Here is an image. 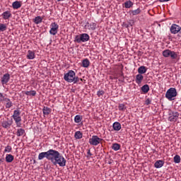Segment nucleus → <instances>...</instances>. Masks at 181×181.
<instances>
[{
    "mask_svg": "<svg viewBox=\"0 0 181 181\" xmlns=\"http://www.w3.org/2000/svg\"><path fill=\"white\" fill-rule=\"evenodd\" d=\"M6 29H8L6 24L0 23V32H5V30H6Z\"/></svg>",
    "mask_w": 181,
    "mask_h": 181,
    "instance_id": "36",
    "label": "nucleus"
},
{
    "mask_svg": "<svg viewBox=\"0 0 181 181\" xmlns=\"http://www.w3.org/2000/svg\"><path fill=\"white\" fill-rule=\"evenodd\" d=\"M11 80V75L9 74H5L2 77L1 80V83L2 86H8V83H9V81Z\"/></svg>",
    "mask_w": 181,
    "mask_h": 181,
    "instance_id": "12",
    "label": "nucleus"
},
{
    "mask_svg": "<svg viewBox=\"0 0 181 181\" xmlns=\"http://www.w3.org/2000/svg\"><path fill=\"white\" fill-rule=\"evenodd\" d=\"M124 8H129L134 6V3L131 1V0H129L124 2Z\"/></svg>",
    "mask_w": 181,
    "mask_h": 181,
    "instance_id": "32",
    "label": "nucleus"
},
{
    "mask_svg": "<svg viewBox=\"0 0 181 181\" xmlns=\"http://www.w3.org/2000/svg\"><path fill=\"white\" fill-rule=\"evenodd\" d=\"M13 9H19L22 6L21 1H16L12 4Z\"/></svg>",
    "mask_w": 181,
    "mask_h": 181,
    "instance_id": "20",
    "label": "nucleus"
},
{
    "mask_svg": "<svg viewBox=\"0 0 181 181\" xmlns=\"http://www.w3.org/2000/svg\"><path fill=\"white\" fill-rule=\"evenodd\" d=\"M4 101L6 103V108H11L13 105L10 99L6 98Z\"/></svg>",
    "mask_w": 181,
    "mask_h": 181,
    "instance_id": "28",
    "label": "nucleus"
},
{
    "mask_svg": "<svg viewBox=\"0 0 181 181\" xmlns=\"http://www.w3.org/2000/svg\"><path fill=\"white\" fill-rule=\"evenodd\" d=\"M141 90L142 91V93H144V94H147V93L149 91L150 88H149V85L146 84L144 86H143L141 88Z\"/></svg>",
    "mask_w": 181,
    "mask_h": 181,
    "instance_id": "27",
    "label": "nucleus"
},
{
    "mask_svg": "<svg viewBox=\"0 0 181 181\" xmlns=\"http://www.w3.org/2000/svg\"><path fill=\"white\" fill-rule=\"evenodd\" d=\"M170 0H159V2H168Z\"/></svg>",
    "mask_w": 181,
    "mask_h": 181,
    "instance_id": "45",
    "label": "nucleus"
},
{
    "mask_svg": "<svg viewBox=\"0 0 181 181\" xmlns=\"http://www.w3.org/2000/svg\"><path fill=\"white\" fill-rule=\"evenodd\" d=\"M42 21L43 18L40 17V16H38L33 19V22L34 23H35V25H39V23H42Z\"/></svg>",
    "mask_w": 181,
    "mask_h": 181,
    "instance_id": "26",
    "label": "nucleus"
},
{
    "mask_svg": "<svg viewBox=\"0 0 181 181\" xmlns=\"http://www.w3.org/2000/svg\"><path fill=\"white\" fill-rule=\"evenodd\" d=\"M26 57L28 60H33L36 57V54H35V52L32 50H28Z\"/></svg>",
    "mask_w": 181,
    "mask_h": 181,
    "instance_id": "15",
    "label": "nucleus"
},
{
    "mask_svg": "<svg viewBox=\"0 0 181 181\" xmlns=\"http://www.w3.org/2000/svg\"><path fill=\"white\" fill-rule=\"evenodd\" d=\"M4 152L8 153H9V152H12V146H6L4 149Z\"/></svg>",
    "mask_w": 181,
    "mask_h": 181,
    "instance_id": "39",
    "label": "nucleus"
},
{
    "mask_svg": "<svg viewBox=\"0 0 181 181\" xmlns=\"http://www.w3.org/2000/svg\"><path fill=\"white\" fill-rule=\"evenodd\" d=\"M168 121L170 122H176L179 119V112H173L172 114H169Z\"/></svg>",
    "mask_w": 181,
    "mask_h": 181,
    "instance_id": "11",
    "label": "nucleus"
},
{
    "mask_svg": "<svg viewBox=\"0 0 181 181\" xmlns=\"http://www.w3.org/2000/svg\"><path fill=\"white\" fill-rule=\"evenodd\" d=\"M45 158H46V159H47V152H42L40 153L38 155V160H42V159H45Z\"/></svg>",
    "mask_w": 181,
    "mask_h": 181,
    "instance_id": "24",
    "label": "nucleus"
},
{
    "mask_svg": "<svg viewBox=\"0 0 181 181\" xmlns=\"http://www.w3.org/2000/svg\"><path fill=\"white\" fill-rule=\"evenodd\" d=\"M5 96H4V94L2 93H0V103H2V101H4Z\"/></svg>",
    "mask_w": 181,
    "mask_h": 181,
    "instance_id": "42",
    "label": "nucleus"
},
{
    "mask_svg": "<svg viewBox=\"0 0 181 181\" xmlns=\"http://www.w3.org/2000/svg\"><path fill=\"white\" fill-rule=\"evenodd\" d=\"M90 60L87 58L82 60V67H84L85 69H88V67H90Z\"/></svg>",
    "mask_w": 181,
    "mask_h": 181,
    "instance_id": "16",
    "label": "nucleus"
},
{
    "mask_svg": "<svg viewBox=\"0 0 181 181\" xmlns=\"http://www.w3.org/2000/svg\"><path fill=\"white\" fill-rule=\"evenodd\" d=\"M112 149H113V151H119V149H121V144H118V143H115L112 144Z\"/></svg>",
    "mask_w": 181,
    "mask_h": 181,
    "instance_id": "31",
    "label": "nucleus"
},
{
    "mask_svg": "<svg viewBox=\"0 0 181 181\" xmlns=\"http://www.w3.org/2000/svg\"><path fill=\"white\" fill-rule=\"evenodd\" d=\"M87 154H88L89 156H93V153H91V151H90V150L88 151Z\"/></svg>",
    "mask_w": 181,
    "mask_h": 181,
    "instance_id": "44",
    "label": "nucleus"
},
{
    "mask_svg": "<svg viewBox=\"0 0 181 181\" xmlns=\"http://www.w3.org/2000/svg\"><path fill=\"white\" fill-rule=\"evenodd\" d=\"M79 81H82V82H83V81L86 82V80H84V79H83V78H79Z\"/></svg>",
    "mask_w": 181,
    "mask_h": 181,
    "instance_id": "46",
    "label": "nucleus"
},
{
    "mask_svg": "<svg viewBox=\"0 0 181 181\" xmlns=\"http://www.w3.org/2000/svg\"><path fill=\"white\" fill-rule=\"evenodd\" d=\"M181 30V27L177 24H173L170 28V31L173 35H177Z\"/></svg>",
    "mask_w": 181,
    "mask_h": 181,
    "instance_id": "10",
    "label": "nucleus"
},
{
    "mask_svg": "<svg viewBox=\"0 0 181 181\" xmlns=\"http://www.w3.org/2000/svg\"><path fill=\"white\" fill-rule=\"evenodd\" d=\"M104 94H105V92L104 90H98L97 92V95L98 97H101V96L104 95Z\"/></svg>",
    "mask_w": 181,
    "mask_h": 181,
    "instance_id": "41",
    "label": "nucleus"
},
{
    "mask_svg": "<svg viewBox=\"0 0 181 181\" xmlns=\"http://www.w3.org/2000/svg\"><path fill=\"white\" fill-rule=\"evenodd\" d=\"M180 36L181 37V33L180 34Z\"/></svg>",
    "mask_w": 181,
    "mask_h": 181,
    "instance_id": "49",
    "label": "nucleus"
},
{
    "mask_svg": "<svg viewBox=\"0 0 181 181\" xmlns=\"http://www.w3.org/2000/svg\"><path fill=\"white\" fill-rule=\"evenodd\" d=\"M74 76H76V72H74L73 70H70L68 71V73L64 74V80L67 81V83H73Z\"/></svg>",
    "mask_w": 181,
    "mask_h": 181,
    "instance_id": "7",
    "label": "nucleus"
},
{
    "mask_svg": "<svg viewBox=\"0 0 181 181\" xmlns=\"http://www.w3.org/2000/svg\"><path fill=\"white\" fill-rule=\"evenodd\" d=\"M11 125L12 122L3 121L1 123V127H3V128H6V129L9 128V127H11Z\"/></svg>",
    "mask_w": 181,
    "mask_h": 181,
    "instance_id": "23",
    "label": "nucleus"
},
{
    "mask_svg": "<svg viewBox=\"0 0 181 181\" xmlns=\"http://www.w3.org/2000/svg\"><path fill=\"white\" fill-rule=\"evenodd\" d=\"M42 112L44 115H49V114H50V112H52V109H50L49 107H47L46 106L43 107L42 109Z\"/></svg>",
    "mask_w": 181,
    "mask_h": 181,
    "instance_id": "25",
    "label": "nucleus"
},
{
    "mask_svg": "<svg viewBox=\"0 0 181 181\" xmlns=\"http://www.w3.org/2000/svg\"><path fill=\"white\" fill-rule=\"evenodd\" d=\"M78 81H80V78H78V76H76V75L74 76V79L72 80V83H74V84H77V83H78Z\"/></svg>",
    "mask_w": 181,
    "mask_h": 181,
    "instance_id": "40",
    "label": "nucleus"
},
{
    "mask_svg": "<svg viewBox=\"0 0 181 181\" xmlns=\"http://www.w3.org/2000/svg\"><path fill=\"white\" fill-rule=\"evenodd\" d=\"M175 163H180V156L175 155L173 158Z\"/></svg>",
    "mask_w": 181,
    "mask_h": 181,
    "instance_id": "37",
    "label": "nucleus"
},
{
    "mask_svg": "<svg viewBox=\"0 0 181 181\" xmlns=\"http://www.w3.org/2000/svg\"><path fill=\"white\" fill-rule=\"evenodd\" d=\"M90 40V35L87 33H82L75 36L74 42L75 43H84Z\"/></svg>",
    "mask_w": 181,
    "mask_h": 181,
    "instance_id": "2",
    "label": "nucleus"
},
{
    "mask_svg": "<svg viewBox=\"0 0 181 181\" xmlns=\"http://www.w3.org/2000/svg\"><path fill=\"white\" fill-rule=\"evenodd\" d=\"M13 159H15V157H13L11 154H6V162L7 163H11V162H13Z\"/></svg>",
    "mask_w": 181,
    "mask_h": 181,
    "instance_id": "21",
    "label": "nucleus"
},
{
    "mask_svg": "<svg viewBox=\"0 0 181 181\" xmlns=\"http://www.w3.org/2000/svg\"><path fill=\"white\" fill-rule=\"evenodd\" d=\"M118 109L119 111H125L127 110V107L124 104H119L118 106Z\"/></svg>",
    "mask_w": 181,
    "mask_h": 181,
    "instance_id": "38",
    "label": "nucleus"
},
{
    "mask_svg": "<svg viewBox=\"0 0 181 181\" xmlns=\"http://www.w3.org/2000/svg\"><path fill=\"white\" fill-rule=\"evenodd\" d=\"M16 135L17 136H23V135H26V132L24 129H18Z\"/></svg>",
    "mask_w": 181,
    "mask_h": 181,
    "instance_id": "19",
    "label": "nucleus"
},
{
    "mask_svg": "<svg viewBox=\"0 0 181 181\" xmlns=\"http://www.w3.org/2000/svg\"><path fill=\"white\" fill-rule=\"evenodd\" d=\"M112 128L114 131H120L121 130V123L115 122L112 124Z\"/></svg>",
    "mask_w": 181,
    "mask_h": 181,
    "instance_id": "18",
    "label": "nucleus"
},
{
    "mask_svg": "<svg viewBox=\"0 0 181 181\" xmlns=\"http://www.w3.org/2000/svg\"><path fill=\"white\" fill-rule=\"evenodd\" d=\"M177 95V91L175 88H169L165 93V98H167L169 101H173V98H175V97H176Z\"/></svg>",
    "mask_w": 181,
    "mask_h": 181,
    "instance_id": "5",
    "label": "nucleus"
},
{
    "mask_svg": "<svg viewBox=\"0 0 181 181\" xmlns=\"http://www.w3.org/2000/svg\"><path fill=\"white\" fill-rule=\"evenodd\" d=\"M141 13V8H137L136 10H132L130 11V15L135 16L136 15H139Z\"/></svg>",
    "mask_w": 181,
    "mask_h": 181,
    "instance_id": "33",
    "label": "nucleus"
},
{
    "mask_svg": "<svg viewBox=\"0 0 181 181\" xmlns=\"http://www.w3.org/2000/svg\"><path fill=\"white\" fill-rule=\"evenodd\" d=\"M82 119H83V116L80 115H76L74 117V122H76V124H80Z\"/></svg>",
    "mask_w": 181,
    "mask_h": 181,
    "instance_id": "30",
    "label": "nucleus"
},
{
    "mask_svg": "<svg viewBox=\"0 0 181 181\" xmlns=\"http://www.w3.org/2000/svg\"><path fill=\"white\" fill-rule=\"evenodd\" d=\"M85 28H88L89 30H95L97 29V23H90L87 22L85 25Z\"/></svg>",
    "mask_w": 181,
    "mask_h": 181,
    "instance_id": "14",
    "label": "nucleus"
},
{
    "mask_svg": "<svg viewBox=\"0 0 181 181\" xmlns=\"http://www.w3.org/2000/svg\"><path fill=\"white\" fill-rule=\"evenodd\" d=\"M57 32H59V24L56 23V22L52 23L50 25L49 34L52 35V36H55V35H57Z\"/></svg>",
    "mask_w": 181,
    "mask_h": 181,
    "instance_id": "9",
    "label": "nucleus"
},
{
    "mask_svg": "<svg viewBox=\"0 0 181 181\" xmlns=\"http://www.w3.org/2000/svg\"><path fill=\"white\" fill-rule=\"evenodd\" d=\"M152 103V100H150L149 98H147L145 101L146 105H149Z\"/></svg>",
    "mask_w": 181,
    "mask_h": 181,
    "instance_id": "43",
    "label": "nucleus"
},
{
    "mask_svg": "<svg viewBox=\"0 0 181 181\" xmlns=\"http://www.w3.org/2000/svg\"><path fill=\"white\" fill-rule=\"evenodd\" d=\"M2 162H4V158L0 159V164L2 163Z\"/></svg>",
    "mask_w": 181,
    "mask_h": 181,
    "instance_id": "48",
    "label": "nucleus"
},
{
    "mask_svg": "<svg viewBox=\"0 0 181 181\" xmlns=\"http://www.w3.org/2000/svg\"><path fill=\"white\" fill-rule=\"evenodd\" d=\"M177 59H179V57H177Z\"/></svg>",
    "mask_w": 181,
    "mask_h": 181,
    "instance_id": "50",
    "label": "nucleus"
},
{
    "mask_svg": "<svg viewBox=\"0 0 181 181\" xmlns=\"http://www.w3.org/2000/svg\"><path fill=\"white\" fill-rule=\"evenodd\" d=\"M11 117L15 121L17 128H21L22 127V123H21L22 122V117H21V110H15Z\"/></svg>",
    "mask_w": 181,
    "mask_h": 181,
    "instance_id": "1",
    "label": "nucleus"
},
{
    "mask_svg": "<svg viewBox=\"0 0 181 181\" xmlns=\"http://www.w3.org/2000/svg\"><path fill=\"white\" fill-rule=\"evenodd\" d=\"M142 80H144V76H142V74H139L136 76V84H141V83H142Z\"/></svg>",
    "mask_w": 181,
    "mask_h": 181,
    "instance_id": "22",
    "label": "nucleus"
},
{
    "mask_svg": "<svg viewBox=\"0 0 181 181\" xmlns=\"http://www.w3.org/2000/svg\"><path fill=\"white\" fill-rule=\"evenodd\" d=\"M66 158L62 156V154H59L57 158H55V160L52 163L53 165H59L61 167L66 166Z\"/></svg>",
    "mask_w": 181,
    "mask_h": 181,
    "instance_id": "6",
    "label": "nucleus"
},
{
    "mask_svg": "<svg viewBox=\"0 0 181 181\" xmlns=\"http://www.w3.org/2000/svg\"><path fill=\"white\" fill-rule=\"evenodd\" d=\"M165 165V162L162 160H158L154 163V167L156 168V169H159L162 168Z\"/></svg>",
    "mask_w": 181,
    "mask_h": 181,
    "instance_id": "17",
    "label": "nucleus"
},
{
    "mask_svg": "<svg viewBox=\"0 0 181 181\" xmlns=\"http://www.w3.org/2000/svg\"><path fill=\"white\" fill-rule=\"evenodd\" d=\"M57 2H62V1H64V0H55Z\"/></svg>",
    "mask_w": 181,
    "mask_h": 181,
    "instance_id": "47",
    "label": "nucleus"
},
{
    "mask_svg": "<svg viewBox=\"0 0 181 181\" xmlns=\"http://www.w3.org/2000/svg\"><path fill=\"white\" fill-rule=\"evenodd\" d=\"M103 141L104 140L98 137V136L93 135L92 138L89 139V144L93 146H97V145H100Z\"/></svg>",
    "mask_w": 181,
    "mask_h": 181,
    "instance_id": "8",
    "label": "nucleus"
},
{
    "mask_svg": "<svg viewBox=\"0 0 181 181\" xmlns=\"http://www.w3.org/2000/svg\"><path fill=\"white\" fill-rule=\"evenodd\" d=\"M25 95H31L32 97H35L36 95V90H30V91H25Z\"/></svg>",
    "mask_w": 181,
    "mask_h": 181,
    "instance_id": "35",
    "label": "nucleus"
},
{
    "mask_svg": "<svg viewBox=\"0 0 181 181\" xmlns=\"http://www.w3.org/2000/svg\"><path fill=\"white\" fill-rule=\"evenodd\" d=\"M1 16L4 21H8L12 18V12H11V11H6L3 12Z\"/></svg>",
    "mask_w": 181,
    "mask_h": 181,
    "instance_id": "13",
    "label": "nucleus"
},
{
    "mask_svg": "<svg viewBox=\"0 0 181 181\" xmlns=\"http://www.w3.org/2000/svg\"><path fill=\"white\" fill-rule=\"evenodd\" d=\"M146 66H141L138 69L139 74H145L146 73Z\"/></svg>",
    "mask_w": 181,
    "mask_h": 181,
    "instance_id": "29",
    "label": "nucleus"
},
{
    "mask_svg": "<svg viewBox=\"0 0 181 181\" xmlns=\"http://www.w3.org/2000/svg\"><path fill=\"white\" fill-rule=\"evenodd\" d=\"M163 57H170L172 60H176L177 59V52L175 51H170V49H165L163 51Z\"/></svg>",
    "mask_w": 181,
    "mask_h": 181,
    "instance_id": "4",
    "label": "nucleus"
},
{
    "mask_svg": "<svg viewBox=\"0 0 181 181\" xmlns=\"http://www.w3.org/2000/svg\"><path fill=\"white\" fill-rule=\"evenodd\" d=\"M74 136L76 139H81V138H83V133L80 131H77L75 132Z\"/></svg>",
    "mask_w": 181,
    "mask_h": 181,
    "instance_id": "34",
    "label": "nucleus"
},
{
    "mask_svg": "<svg viewBox=\"0 0 181 181\" xmlns=\"http://www.w3.org/2000/svg\"><path fill=\"white\" fill-rule=\"evenodd\" d=\"M47 160H50L52 163L54 162L57 156L60 154V153L54 149H49L47 151Z\"/></svg>",
    "mask_w": 181,
    "mask_h": 181,
    "instance_id": "3",
    "label": "nucleus"
}]
</instances>
